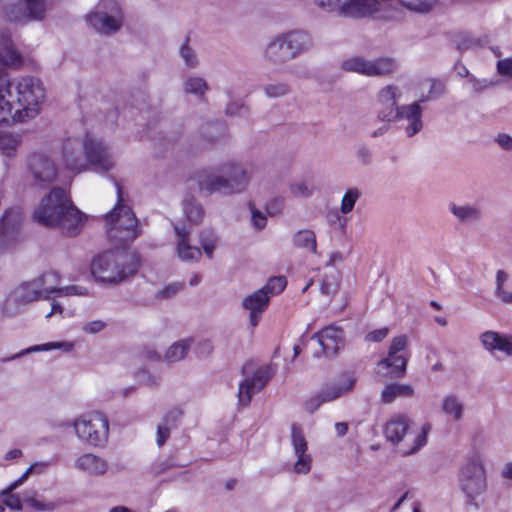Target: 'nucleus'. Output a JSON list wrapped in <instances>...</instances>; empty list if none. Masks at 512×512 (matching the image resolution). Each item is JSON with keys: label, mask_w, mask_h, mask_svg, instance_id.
<instances>
[{"label": "nucleus", "mask_w": 512, "mask_h": 512, "mask_svg": "<svg viewBox=\"0 0 512 512\" xmlns=\"http://www.w3.org/2000/svg\"><path fill=\"white\" fill-rule=\"evenodd\" d=\"M293 244L302 249H307L312 253L317 252L316 235L311 229H302L293 235Z\"/></svg>", "instance_id": "obj_38"}, {"label": "nucleus", "mask_w": 512, "mask_h": 512, "mask_svg": "<svg viewBox=\"0 0 512 512\" xmlns=\"http://www.w3.org/2000/svg\"><path fill=\"white\" fill-rule=\"evenodd\" d=\"M414 395V388L406 383H390L381 391V402L383 404H391L397 398H409Z\"/></svg>", "instance_id": "obj_31"}, {"label": "nucleus", "mask_w": 512, "mask_h": 512, "mask_svg": "<svg viewBox=\"0 0 512 512\" xmlns=\"http://www.w3.org/2000/svg\"><path fill=\"white\" fill-rule=\"evenodd\" d=\"M74 468L89 476H102L109 469L107 460L94 453H84L74 461Z\"/></svg>", "instance_id": "obj_24"}, {"label": "nucleus", "mask_w": 512, "mask_h": 512, "mask_svg": "<svg viewBox=\"0 0 512 512\" xmlns=\"http://www.w3.org/2000/svg\"><path fill=\"white\" fill-rule=\"evenodd\" d=\"M182 209L186 220L191 224H200L206 215L202 204L192 196H188L183 200Z\"/></svg>", "instance_id": "obj_33"}, {"label": "nucleus", "mask_w": 512, "mask_h": 512, "mask_svg": "<svg viewBox=\"0 0 512 512\" xmlns=\"http://www.w3.org/2000/svg\"><path fill=\"white\" fill-rule=\"evenodd\" d=\"M176 254L180 260L185 262L199 261L202 256L201 249L190 243V233L185 228L175 227Z\"/></svg>", "instance_id": "obj_26"}, {"label": "nucleus", "mask_w": 512, "mask_h": 512, "mask_svg": "<svg viewBox=\"0 0 512 512\" xmlns=\"http://www.w3.org/2000/svg\"><path fill=\"white\" fill-rule=\"evenodd\" d=\"M118 203L105 218L109 239L116 245L134 241L139 235L137 219L131 209L122 204V191L116 184Z\"/></svg>", "instance_id": "obj_6"}, {"label": "nucleus", "mask_w": 512, "mask_h": 512, "mask_svg": "<svg viewBox=\"0 0 512 512\" xmlns=\"http://www.w3.org/2000/svg\"><path fill=\"white\" fill-rule=\"evenodd\" d=\"M273 375L274 373L272 368L267 365L257 367L251 375H246L243 381L239 384V404L242 406H248L253 394L260 392L271 380Z\"/></svg>", "instance_id": "obj_16"}, {"label": "nucleus", "mask_w": 512, "mask_h": 512, "mask_svg": "<svg viewBox=\"0 0 512 512\" xmlns=\"http://www.w3.org/2000/svg\"><path fill=\"white\" fill-rule=\"evenodd\" d=\"M182 416L183 410L179 407H174L167 411L161 423L169 425L172 428L177 424Z\"/></svg>", "instance_id": "obj_50"}, {"label": "nucleus", "mask_w": 512, "mask_h": 512, "mask_svg": "<svg viewBox=\"0 0 512 512\" xmlns=\"http://www.w3.org/2000/svg\"><path fill=\"white\" fill-rule=\"evenodd\" d=\"M311 46L310 36L300 30L280 34L265 47L264 57L275 64H284L306 52Z\"/></svg>", "instance_id": "obj_7"}, {"label": "nucleus", "mask_w": 512, "mask_h": 512, "mask_svg": "<svg viewBox=\"0 0 512 512\" xmlns=\"http://www.w3.org/2000/svg\"><path fill=\"white\" fill-rule=\"evenodd\" d=\"M428 83L430 84V95L431 97L439 96L444 92V84L439 81L435 80H429Z\"/></svg>", "instance_id": "obj_61"}, {"label": "nucleus", "mask_w": 512, "mask_h": 512, "mask_svg": "<svg viewBox=\"0 0 512 512\" xmlns=\"http://www.w3.org/2000/svg\"><path fill=\"white\" fill-rule=\"evenodd\" d=\"M290 191L296 197L307 198L314 193L315 188L306 181H298L290 186Z\"/></svg>", "instance_id": "obj_49"}, {"label": "nucleus", "mask_w": 512, "mask_h": 512, "mask_svg": "<svg viewBox=\"0 0 512 512\" xmlns=\"http://www.w3.org/2000/svg\"><path fill=\"white\" fill-rule=\"evenodd\" d=\"M263 90L267 97L277 98L287 95L290 88L286 83L278 82L264 85Z\"/></svg>", "instance_id": "obj_47"}, {"label": "nucleus", "mask_w": 512, "mask_h": 512, "mask_svg": "<svg viewBox=\"0 0 512 512\" xmlns=\"http://www.w3.org/2000/svg\"><path fill=\"white\" fill-rule=\"evenodd\" d=\"M290 441L296 457L292 468L293 473L301 475L308 474L312 468L313 458L308 452V442L303 430L296 424L291 425Z\"/></svg>", "instance_id": "obj_18"}, {"label": "nucleus", "mask_w": 512, "mask_h": 512, "mask_svg": "<svg viewBox=\"0 0 512 512\" xmlns=\"http://www.w3.org/2000/svg\"><path fill=\"white\" fill-rule=\"evenodd\" d=\"M462 490L474 497L482 493L486 487L484 468L478 461L468 462L461 470L460 477Z\"/></svg>", "instance_id": "obj_19"}, {"label": "nucleus", "mask_w": 512, "mask_h": 512, "mask_svg": "<svg viewBox=\"0 0 512 512\" xmlns=\"http://www.w3.org/2000/svg\"><path fill=\"white\" fill-rule=\"evenodd\" d=\"M362 192L360 189L353 187L348 188L342 196L340 203V212L342 214H349L354 209L356 202L361 197Z\"/></svg>", "instance_id": "obj_41"}, {"label": "nucleus", "mask_w": 512, "mask_h": 512, "mask_svg": "<svg viewBox=\"0 0 512 512\" xmlns=\"http://www.w3.org/2000/svg\"><path fill=\"white\" fill-rule=\"evenodd\" d=\"M495 296L496 298L505 305H512V290L507 289L506 287L495 288Z\"/></svg>", "instance_id": "obj_57"}, {"label": "nucleus", "mask_w": 512, "mask_h": 512, "mask_svg": "<svg viewBox=\"0 0 512 512\" xmlns=\"http://www.w3.org/2000/svg\"><path fill=\"white\" fill-rule=\"evenodd\" d=\"M33 220L43 226L58 228L62 233L76 236L84 227L87 216L72 202L68 192L52 188L32 214Z\"/></svg>", "instance_id": "obj_1"}, {"label": "nucleus", "mask_w": 512, "mask_h": 512, "mask_svg": "<svg viewBox=\"0 0 512 512\" xmlns=\"http://www.w3.org/2000/svg\"><path fill=\"white\" fill-rule=\"evenodd\" d=\"M12 97H5L2 106L10 107V115L0 125L24 122L35 118L45 98V89L38 78L25 76L12 85Z\"/></svg>", "instance_id": "obj_3"}, {"label": "nucleus", "mask_w": 512, "mask_h": 512, "mask_svg": "<svg viewBox=\"0 0 512 512\" xmlns=\"http://www.w3.org/2000/svg\"><path fill=\"white\" fill-rule=\"evenodd\" d=\"M59 276L54 271L45 272L37 281L25 287L24 299L27 301L39 298L50 299L52 294L57 296L86 295L87 290L79 286L58 287Z\"/></svg>", "instance_id": "obj_11"}, {"label": "nucleus", "mask_w": 512, "mask_h": 512, "mask_svg": "<svg viewBox=\"0 0 512 512\" xmlns=\"http://www.w3.org/2000/svg\"><path fill=\"white\" fill-rule=\"evenodd\" d=\"M171 427L169 425L160 423L157 427V438L156 442L158 447L165 444L167 439L170 437Z\"/></svg>", "instance_id": "obj_55"}, {"label": "nucleus", "mask_w": 512, "mask_h": 512, "mask_svg": "<svg viewBox=\"0 0 512 512\" xmlns=\"http://www.w3.org/2000/svg\"><path fill=\"white\" fill-rule=\"evenodd\" d=\"M470 83L472 85V89L475 92H480L483 89H486L490 85V83L488 81H486V80H479V79H476V78H471L470 79Z\"/></svg>", "instance_id": "obj_64"}, {"label": "nucleus", "mask_w": 512, "mask_h": 512, "mask_svg": "<svg viewBox=\"0 0 512 512\" xmlns=\"http://www.w3.org/2000/svg\"><path fill=\"white\" fill-rule=\"evenodd\" d=\"M84 154L87 166L91 165L103 171H108L114 166L108 147L100 140L91 138L84 140Z\"/></svg>", "instance_id": "obj_20"}, {"label": "nucleus", "mask_w": 512, "mask_h": 512, "mask_svg": "<svg viewBox=\"0 0 512 512\" xmlns=\"http://www.w3.org/2000/svg\"><path fill=\"white\" fill-rule=\"evenodd\" d=\"M217 241V237L215 236L214 232L211 230L202 231L199 235V242L201 246H204L205 242H215Z\"/></svg>", "instance_id": "obj_62"}, {"label": "nucleus", "mask_w": 512, "mask_h": 512, "mask_svg": "<svg viewBox=\"0 0 512 512\" xmlns=\"http://www.w3.org/2000/svg\"><path fill=\"white\" fill-rule=\"evenodd\" d=\"M22 144V136L18 133H0V151L8 157L15 156Z\"/></svg>", "instance_id": "obj_39"}, {"label": "nucleus", "mask_w": 512, "mask_h": 512, "mask_svg": "<svg viewBox=\"0 0 512 512\" xmlns=\"http://www.w3.org/2000/svg\"><path fill=\"white\" fill-rule=\"evenodd\" d=\"M27 170L33 185L45 188L58 175V166L53 156L44 151L33 152L27 159Z\"/></svg>", "instance_id": "obj_13"}, {"label": "nucleus", "mask_w": 512, "mask_h": 512, "mask_svg": "<svg viewBox=\"0 0 512 512\" xmlns=\"http://www.w3.org/2000/svg\"><path fill=\"white\" fill-rule=\"evenodd\" d=\"M393 121H403V129L408 137L419 133L423 128L422 108L419 102L402 105L398 108L397 118Z\"/></svg>", "instance_id": "obj_22"}, {"label": "nucleus", "mask_w": 512, "mask_h": 512, "mask_svg": "<svg viewBox=\"0 0 512 512\" xmlns=\"http://www.w3.org/2000/svg\"><path fill=\"white\" fill-rule=\"evenodd\" d=\"M340 274L333 267H329L320 280V291L328 297L334 296L339 289Z\"/></svg>", "instance_id": "obj_34"}, {"label": "nucleus", "mask_w": 512, "mask_h": 512, "mask_svg": "<svg viewBox=\"0 0 512 512\" xmlns=\"http://www.w3.org/2000/svg\"><path fill=\"white\" fill-rule=\"evenodd\" d=\"M183 90L187 94H192L199 99L205 97L209 90L207 81L200 76H190L183 83Z\"/></svg>", "instance_id": "obj_37"}, {"label": "nucleus", "mask_w": 512, "mask_h": 512, "mask_svg": "<svg viewBox=\"0 0 512 512\" xmlns=\"http://www.w3.org/2000/svg\"><path fill=\"white\" fill-rule=\"evenodd\" d=\"M286 284L285 277H272L262 288L243 298L242 307L249 312L250 323L253 327L258 325L259 317L268 307L270 298L280 294Z\"/></svg>", "instance_id": "obj_10"}, {"label": "nucleus", "mask_w": 512, "mask_h": 512, "mask_svg": "<svg viewBox=\"0 0 512 512\" xmlns=\"http://www.w3.org/2000/svg\"><path fill=\"white\" fill-rule=\"evenodd\" d=\"M355 383L356 378L353 375L345 374L325 384L315 395L304 402L305 410L314 413L323 404L332 402L351 392Z\"/></svg>", "instance_id": "obj_12"}, {"label": "nucleus", "mask_w": 512, "mask_h": 512, "mask_svg": "<svg viewBox=\"0 0 512 512\" xmlns=\"http://www.w3.org/2000/svg\"><path fill=\"white\" fill-rule=\"evenodd\" d=\"M138 267L139 258L136 253L128 250H115L95 258L91 271L93 276L101 282L118 284L134 275Z\"/></svg>", "instance_id": "obj_5"}, {"label": "nucleus", "mask_w": 512, "mask_h": 512, "mask_svg": "<svg viewBox=\"0 0 512 512\" xmlns=\"http://www.w3.org/2000/svg\"><path fill=\"white\" fill-rule=\"evenodd\" d=\"M183 289V284L172 283L167 285L165 288L157 292V297L161 299H168L175 296Z\"/></svg>", "instance_id": "obj_52"}, {"label": "nucleus", "mask_w": 512, "mask_h": 512, "mask_svg": "<svg viewBox=\"0 0 512 512\" xmlns=\"http://www.w3.org/2000/svg\"><path fill=\"white\" fill-rule=\"evenodd\" d=\"M1 495L4 497V503L8 508L17 511L22 510V502L18 495L13 494L12 492L5 493V489L1 492Z\"/></svg>", "instance_id": "obj_51"}, {"label": "nucleus", "mask_w": 512, "mask_h": 512, "mask_svg": "<svg viewBox=\"0 0 512 512\" xmlns=\"http://www.w3.org/2000/svg\"><path fill=\"white\" fill-rule=\"evenodd\" d=\"M0 16L9 22H30L25 11L23 0H1Z\"/></svg>", "instance_id": "obj_30"}, {"label": "nucleus", "mask_w": 512, "mask_h": 512, "mask_svg": "<svg viewBox=\"0 0 512 512\" xmlns=\"http://www.w3.org/2000/svg\"><path fill=\"white\" fill-rule=\"evenodd\" d=\"M84 141L79 138H69L63 144V161L67 169L80 173L86 171L87 160L83 158Z\"/></svg>", "instance_id": "obj_21"}, {"label": "nucleus", "mask_w": 512, "mask_h": 512, "mask_svg": "<svg viewBox=\"0 0 512 512\" xmlns=\"http://www.w3.org/2000/svg\"><path fill=\"white\" fill-rule=\"evenodd\" d=\"M480 341L488 351L499 350L506 356H512V335H501L494 331H486L481 334Z\"/></svg>", "instance_id": "obj_27"}, {"label": "nucleus", "mask_w": 512, "mask_h": 512, "mask_svg": "<svg viewBox=\"0 0 512 512\" xmlns=\"http://www.w3.org/2000/svg\"><path fill=\"white\" fill-rule=\"evenodd\" d=\"M449 211L461 224L479 223L483 219L482 209L472 204L451 203Z\"/></svg>", "instance_id": "obj_29"}, {"label": "nucleus", "mask_w": 512, "mask_h": 512, "mask_svg": "<svg viewBox=\"0 0 512 512\" xmlns=\"http://www.w3.org/2000/svg\"><path fill=\"white\" fill-rule=\"evenodd\" d=\"M250 208H251V220H252V225L256 228V229H263L265 226H266V222H267V218L265 216V214H263L261 211L255 209V207L250 204Z\"/></svg>", "instance_id": "obj_53"}, {"label": "nucleus", "mask_w": 512, "mask_h": 512, "mask_svg": "<svg viewBox=\"0 0 512 512\" xmlns=\"http://www.w3.org/2000/svg\"><path fill=\"white\" fill-rule=\"evenodd\" d=\"M400 92L398 87L388 85L380 90L378 94V103L380 109L378 111V118L383 121H393L397 118L398 108L397 102L399 100Z\"/></svg>", "instance_id": "obj_23"}, {"label": "nucleus", "mask_w": 512, "mask_h": 512, "mask_svg": "<svg viewBox=\"0 0 512 512\" xmlns=\"http://www.w3.org/2000/svg\"><path fill=\"white\" fill-rule=\"evenodd\" d=\"M85 19L96 32L110 36L121 30L125 14L116 0H100L95 10L88 13Z\"/></svg>", "instance_id": "obj_8"}, {"label": "nucleus", "mask_w": 512, "mask_h": 512, "mask_svg": "<svg viewBox=\"0 0 512 512\" xmlns=\"http://www.w3.org/2000/svg\"><path fill=\"white\" fill-rule=\"evenodd\" d=\"M495 142L505 151H512V136L500 133L496 136Z\"/></svg>", "instance_id": "obj_59"}, {"label": "nucleus", "mask_w": 512, "mask_h": 512, "mask_svg": "<svg viewBox=\"0 0 512 512\" xmlns=\"http://www.w3.org/2000/svg\"><path fill=\"white\" fill-rule=\"evenodd\" d=\"M193 340L182 339L173 343L165 353V361L168 363H175L184 359L191 348Z\"/></svg>", "instance_id": "obj_36"}, {"label": "nucleus", "mask_w": 512, "mask_h": 512, "mask_svg": "<svg viewBox=\"0 0 512 512\" xmlns=\"http://www.w3.org/2000/svg\"><path fill=\"white\" fill-rule=\"evenodd\" d=\"M0 62L9 67H20L23 57L15 48L11 35L7 32H0Z\"/></svg>", "instance_id": "obj_28"}, {"label": "nucleus", "mask_w": 512, "mask_h": 512, "mask_svg": "<svg viewBox=\"0 0 512 512\" xmlns=\"http://www.w3.org/2000/svg\"><path fill=\"white\" fill-rule=\"evenodd\" d=\"M437 0H401V4L411 11L427 12Z\"/></svg>", "instance_id": "obj_48"}, {"label": "nucleus", "mask_w": 512, "mask_h": 512, "mask_svg": "<svg viewBox=\"0 0 512 512\" xmlns=\"http://www.w3.org/2000/svg\"><path fill=\"white\" fill-rule=\"evenodd\" d=\"M414 426L413 419L402 413L394 414L384 425L386 440L403 456L415 454L427 443L431 425L424 424L420 429H414Z\"/></svg>", "instance_id": "obj_4"}, {"label": "nucleus", "mask_w": 512, "mask_h": 512, "mask_svg": "<svg viewBox=\"0 0 512 512\" xmlns=\"http://www.w3.org/2000/svg\"><path fill=\"white\" fill-rule=\"evenodd\" d=\"M343 70L356 72L366 76H382L393 71L395 63L390 58L369 61L362 57H352L341 64Z\"/></svg>", "instance_id": "obj_17"}, {"label": "nucleus", "mask_w": 512, "mask_h": 512, "mask_svg": "<svg viewBox=\"0 0 512 512\" xmlns=\"http://www.w3.org/2000/svg\"><path fill=\"white\" fill-rule=\"evenodd\" d=\"M328 222L332 225L338 223L340 228H344L346 225V220L342 219L337 211L328 214Z\"/></svg>", "instance_id": "obj_63"}, {"label": "nucleus", "mask_w": 512, "mask_h": 512, "mask_svg": "<svg viewBox=\"0 0 512 512\" xmlns=\"http://www.w3.org/2000/svg\"><path fill=\"white\" fill-rule=\"evenodd\" d=\"M23 2L30 22L45 20L49 9L48 0H23Z\"/></svg>", "instance_id": "obj_35"}, {"label": "nucleus", "mask_w": 512, "mask_h": 512, "mask_svg": "<svg viewBox=\"0 0 512 512\" xmlns=\"http://www.w3.org/2000/svg\"><path fill=\"white\" fill-rule=\"evenodd\" d=\"M74 348L73 342H49L42 345H35L31 346L26 350H23L21 353H19L17 356H21L27 353L31 352H37V351H49L52 349H61L65 352H70Z\"/></svg>", "instance_id": "obj_45"}, {"label": "nucleus", "mask_w": 512, "mask_h": 512, "mask_svg": "<svg viewBox=\"0 0 512 512\" xmlns=\"http://www.w3.org/2000/svg\"><path fill=\"white\" fill-rule=\"evenodd\" d=\"M388 333H389V329L386 327L376 329L372 332H369L366 335L365 339L368 342H381L383 339H385L387 337Z\"/></svg>", "instance_id": "obj_58"}, {"label": "nucleus", "mask_w": 512, "mask_h": 512, "mask_svg": "<svg viewBox=\"0 0 512 512\" xmlns=\"http://www.w3.org/2000/svg\"><path fill=\"white\" fill-rule=\"evenodd\" d=\"M243 110H245V107L242 103L238 101H232L227 105L225 112L227 115L236 116L240 115Z\"/></svg>", "instance_id": "obj_60"}, {"label": "nucleus", "mask_w": 512, "mask_h": 512, "mask_svg": "<svg viewBox=\"0 0 512 512\" xmlns=\"http://www.w3.org/2000/svg\"><path fill=\"white\" fill-rule=\"evenodd\" d=\"M106 326L102 320H93L85 323L82 330L87 334H96L101 332Z\"/></svg>", "instance_id": "obj_56"}, {"label": "nucleus", "mask_w": 512, "mask_h": 512, "mask_svg": "<svg viewBox=\"0 0 512 512\" xmlns=\"http://www.w3.org/2000/svg\"><path fill=\"white\" fill-rule=\"evenodd\" d=\"M497 72L509 78H512V57L504 58L497 62Z\"/></svg>", "instance_id": "obj_54"}, {"label": "nucleus", "mask_w": 512, "mask_h": 512, "mask_svg": "<svg viewBox=\"0 0 512 512\" xmlns=\"http://www.w3.org/2000/svg\"><path fill=\"white\" fill-rule=\"evenodd\" d=\"M47 467L46 463H33L31 464L27 470L13 483H11L6 489L5 493L13 492L18 487H20L27 479L28 477L33 474H41Z\"/></svg>", "instance_id": "obj_44"}, {"label": "nucleus", "mask_w": 512, "mask_h": 512, "mask_svg": "<svg viewBox=\"0 0 512 512\" xmlns=\"http://www.w3.org/2000/svg\"><path fill=\"white\" fill-rule=\"evenodd\" d=\"M250 174L241 162L227 160L212 169L196 172L189 180L190 188L197 187L199 192L209 196L223 192L226 195L244 192L250 183Z\"/></svg>", "instance_id": "obj_2"}, {"label": "nucleus", "mask_w": 512, "mask_h": 512, "mask_svg": "<svg viewBox=\"0 0 512 512\" xmlns=\"http://www.w3.org/2000/svg\"><path fill=\"white\" fill-rule=\"evenodd\" d=\"M180 56L186 66L196 68L199 65V59L193 48L188 45V39L180 47Z\"/></svg>", "instance_id": "obj_46"}, {"label": "nucleus", "mask_w": 512, "mask_h": 512, "mask_svg": "<svg viewBox=\"0 0 512 512\" xmlns=\"http://www.w3.org/2000/svg\"><path fill=\"white\" fill-rule=\"evenodd\" d=\"M408 345L407 336L401 335L392 339L388 356L377 364V373L387 378H401L406 374L408 357L399 354Z\"/></svg>", "instance_id": "obj_14"}, {"label": "nucleus", "mask_w": 512, "mask_h": 512, "mask_svg": "<svg viewBox=\"0 0 512 512\" xmlns=\"http://www.w3.org/2000/svg\"><path fill=\"white\" fill-rule=\"evenodd\" d=\"M24 501L28 503L34 510L39 512H51L61 506L60 501H45L40 500L28 493L24 494Z\"/></svg>", "instance_id": "obj_42"}, {"label": "nucleus", "mask_w": 512, "mask_h": 512, "mask_svg": "<svg viewBox=\"0 0 512 512\" xmlns=\"http://www.w3.org/2000/svg\"><path fill=\"white\" fill-rule=\"evenodd\" d=\"M24 213L20 207H10L0 218V249L16 244L22 235Z\"/></svg>", "instance_id": "obj_15"}, {"label": "nucleus", "mask_w": 512, "mask_h": 512, "mask_svg": "<svg viewBox=\"0 0 512 512\" xmlns=\"http://www.w3.org/2000/svg\"><path fill=\"white\" fill-rule=\"evenodd\" d=\"M313 338L317 339L327 357L335 356L343 347V331L333 326L324 328Z\"/></svg>", "instance_id": "obj_25"}, {"label": "nucleus", "mask_w": 512, "mask_h": 512, "mask_svg": "<svg viewBox=\"0 0 512 512\" xmlns=\"http://www.w3.org/2000/svg\"><path fill=\"white\" fill-rule=\"evenodd\" d=\"M12 97V84L8 81L7 76L0 69V122L10 115V107L2 106L5 97Z\"/></svg>", "instance_id": "obj_40"}, {"label": "nucleus", "mask_w": 512, "mask_h": 512, "mask_svg": "<svg viewBox=\"0 0 512 512\" xmlns=\"http://www.w3.org/2000/svg\"><path fill=\"white\" fill-rule=\"evenodd\" d=\"M47 467L46 463H33L31 464L27 470L13 483H11L6 489L5 493L13 492L18 487H20L27 479L28 477L33 474H41Z\"/></svg>", "instance_id": "obj_43"}, {"label": "nucleus", "mask_w": 512, "mask_h": 512, "mask_svg": "<svg viewBox=\"0 0 512 512\" xmlns=\"http://www.w3.org/2000/svg\"><path fill=\"white\" fill-rule=\"evenodd\" d=\"M441 410L450 419L459 422L465 414L464 402L454 394L445 395L441 400Z\"/></svg>", "instance_id": "obj_32"}, {"label": "nucleus", "mask_w": 512, "mask_h": 512, "mask_svg": "<svg viewBox=\"0 0 512 512\" xmlns=\"http://www.w3.org/2000/svg\"><path fill=\"white\" fill-rule=\"evenodd\" d=\"M76 436L92 447H102L109 437V421L100 412L87 413L73 422Z\"/></svg>", "instance_id": "obj_9"}]
</instances>
